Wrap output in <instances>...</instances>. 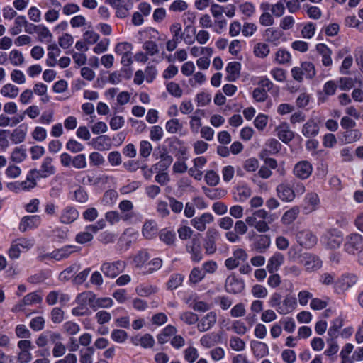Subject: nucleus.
Masks as SVG:
<instances>
[{
  "label": "nucleus",
  "mask_w": 363,
  "mask_h": 363,
  "mask_svg": "<svg viewBox=\"0 0 363 363\" xmlns=\"http://www.w3.org/2000/svg\"><path fill=\"white\" fill-rule=\"evenodd\" d=\"M343 247L349 255H358L363 250V236L357 233L347 235L344 240Z\"/></svg>",
  "instance_id": "1"
},
{
  "label": "nucleus",
  "mask_w": 363,
  "mask_h": 363,
  "mask_svg": "<svg viewBox=\"0 0 363 363\" xmlns=\"http://www.w3.org/2000/svg\"><path fill=\"white\" fill-rule=\"evenodd\" d=\"M210 12L214 18L213 31L220 34L227 27V20L224 18L225 7L218 4H211Z\"/></svg>",
  "instance_id": "2"
},
{
  "label": "nucleus",
  "mask_w": 363,
  "mask_h": 363,
  "mask_svg": "<svg viewBox=\"0 0 363 363\" xmlns=\"http://www.w3.org/2000/svg\"><path fill=\"white\" fill-rule=\"evenodd\" d=\"M34 245L33 240L21 238L13 240L9 249V257L12 259H18L23 250H28Z\"/></svg>",
  "instance_id": "3"
},
{
  "label": "nucleus",
  "mask_w": 363,
  "mask_h": 363,
  "mask_svg": "<svg viewBox=\"0 0 363 363\" xmlns=\"http://www.w3.org/2000/svg\"><path fill=\"white\" fill-rule=\"evenodd\" d=\"M291 75L294 80L301 82L303 76L312 79L315 75V69L313 63L304 62L300 67H295L291 69Z\"/></svg>",
  "instance_id": "4"
},
{
  "label": "nucleus",
  "mask_w": 363,
  "mask_h": 363,
  "mask_svg": "<svg viewBox=\"0 0 363 363\" xmlns=\"http://www.w3.org/2000/svg\"><path fill=\"white\" fill-rule=\"evenodd\" d=\"M125 262L118 260L113 262H104L101 264V271L109 278H115L125 268Z\"/></svg>",
  "instance_id": "5"
},
{
  "label": "nucleus",
  "mask_w": 363,
  "mask_h": 363,
  "mask_svg": "<svg viewBox=\"0 0 363 363\" xmlns=\"http://www.w3.org/2000/svg\"><path fill=\"white\" fill-rule=\"evenodd\" d=\"M301 264L305 267L306 272H315L322 267L323 262L316 255L310 253H303L301 259Z\"/></svg>",
  "instance_id": "6"
},
{
  "label": "nucleus",
  "mask_w": 363,
  "mask_h": 363,
  "mask_svg": "<svg viewBox=\"0 0 363 363\" xmlns=\"http://www.w3.org/2000/svg\"><path fill=\"white\" fill-rule=\"evenodd\" d=\"M313 172L312 164L306 160L297 162L293 169L294 175L301 180L308 179Z\"/></svg>",
  "instance_id": "7"
},
{
  "label": "nucleus",
  "mask_w": 363,
  "mask_h": 363,
  "mask_svg": "<svg viewBox=\"0 0 363 363\" xmlns=\"http://www.w3.org/2000/svg\"><path fill=\"white\" fill-rule=\"evenodd\" d=\"M219 235V232L216 228H208L204 239L203 247L208 255H212L216 252L217 247L216 240Z\"/></svg>",
  "instance_id": "8"
},
{
  "label": "nucleus",
  "mask_w": 363,
  "mask_h": 363,
  "mask_svg": "<svg viewBox=\"0 0 363 363\" xmlns=\"http://www.w3.org/2000/svg\"><path fill=\"white\" fill-rule=\"evenodd\" d=\"M296 240L301 246L305 248H311L317 242L315 235L308 230H303L298 232L296 234Z\"/></svg>",
  "instance_id": "9"
},
{
  "label": "nucleus",
  "mask_w": 363,
  "mask_h": 363,
  "mask_svg": "<svg viewBox=\"0 0 363 363\" xmlns=\"http://www.w3.org/2000/svg\"><path fill=\"white\" fill-rule=\"evenodd\" d=\"M357 281V277L355 274L343 275L335 283V290L338 293L343 292L354 286Z\"/></svg>",
  "instance_id": "10"
},
{
  "label": "nucleus",
  "mask_w": 363,
  "mask_h": 363,
  "mask_svg": "<svg viewBox=\"0 0 363 363\" xmlns=\"http://www.w3.org/2000/svg\"><path fill=\"white\" fill-rule=\"evenodd\" d=\"M214 218L210 213H204L200 216L195 217L190 221L191 225L197 230L203 232L206 229V225L213 223Z\"/></svg>",
  "instance_id": "11"
},
{
  "label": "nucleus",
  "mask_w": 363,
  "mask_h": 363,
  "mask_svg": "<svg viewBox=\"0 0 363 363\" xmlns=\"http://www.w3.org/2000/svg\"><path fill=\"white\" fill-rule=\"evenodd\" d=\"M41 223V218L38 215L26 216L21 220L19 230L21 232H26L38 228Z\"/></svg>",
  "instance_id": "12"
},
{
  "label": "nucleus",
  "mask_w": 363,
  "mask_h": 363,
  "mask_svg": "<svg viewBox=\"0 0 363 363\" xmlns=\"http://www.w3.org/2000/svg\"><path fill=\"white\" fill-rule=\"evenodd\" d=\"M186 251L191 254V258L195 262L201 261L203 258L201 242L198 238H193L186 245Z\"/></svg>",
  "instance_id": "13"
},
{
  "label": "nucleus",
  "mask_w": 363,
  "mask_h": 363,
  "mask_svg": "<svg viewBox=\"0 0 363 363\" xmlns=\"http://www.w3.org/2000/svg\"><path fill=\"white\" fill-rule=\"evenodd\" d=\"M277 136L284 143H288L294 138V132L290 129L289 125L286 122L281 123L276 128Z\"/></svg>",
  "instance_id": "14"
},
{
  "label": "nucleus",
  "mask_w": 363,
  "mask_h": 363,
  "mask_svg": "<svg viewBox=\"0 0 363 363\" xmlns=\"http://www.w3.org/2000/svg\"><path fill=\"white\" fill-rule=\"evenodd\" d=\"M225 289L228 293L239 294L245 289V284L242 280L231 275L228 277L225 280Z\"/></svg>",
  "instance_id": "15"
},
{
  "label": "nucleus",
  "mask_w": 363,
  "mask_h": 363,
  "mask_svg": "<svg viewBox=\"0 0 363 363\" xmlns=\"http://www.w3.org/2000/svg\"><path fill=\"white\" fill-rule=\"evenodd\" d=\"M277 195L283 201L291 202L295 199V191L287 183H281L277 186Z\"/></svg>",
  "instance_id": "16"
},
{
  "label": "nucleus",
  "mask_w": 363,
  "mask_h": 363,
  "mask_svg": "<svg viewBox=\"0 0 363 363\" xmlns=\"http://www.w3.org/2000/svg\"><path fill=\"white\" fill-rule=\"evenodd\" d=\"M323 242L328 248L337 249L342 242V238L338 232H328L323 236Z\"/></svg>",
  "instance_id": "17"
},
{
  "label": "nucleus",
  "mask_w": 363,
  "mask_h": 363,
  "mask_svg": "<svg viewBox=\"0 0 363 363\" xmlns=\"http://www.w3.org/2000/svg\"><path fill=\"white\" fill-rule=\"evenodd\" d=\"M217 315L215 312L211 311L203 316L197 324V329L200 332L210 330L216 323Z\"/></svg>",
  "instance_id": "18"
},
{
  "label": "nucleus",
  "mask_w": 363,
  "mask_h": 363,
  "mask_svg": "<svg viewBox=\"0 0 363 363\" xmlns=\"http://www.w3.org/2000/svg\"><path fill=\"white\" fill-rule=\"evenodd\" d=\"M296 306V298L291 296H286L281 301L280 307L277 308V311L281 315H286L291 313Z\"/></svg>",
  "instance_id": "19"
},
{
  "label": "nucleus",
  "mask_w": 363,
  "mask_h": 363,
  "mask_svg": "<svg viewBox=\"0 0 363 363\" xmlns=\"http://www.w3.org/2000/svg\"><path fill=\"white\" fill-rule=\"evenodd\" d=\"M38 174L37 169H35L28 172L26 180L20 182L22 191H29L36 186V180L38 179Z\"/></svg>",
  "instance_id": "20"
},
{
  "label": "nucleus",
  "mask_w": 363,
  "mask_h": 363,
  "mask_svg": "<svg viewBox=\"0 0 363 363\" xmlns=\"http://www.w3.org/2000/svg\"><path fill=\"white\" fill-rule=\"evenodd\" d=\"M316 50L321 56V62L325 67H330L333 64L331 57L332 50L323 43H319L316 45Z\"/></svg>",
  "instance_id": "21"
},
{
  "label": "nucleus",
  "mask_w": 363,
  "mask_h": 363,
  "mask_svg": "<svg viewBox=\"0 0 363 363\" xmlns=\"http://www.w3.org/2000/svg\"><path fill=\"white\" fill-rule=\"evenodd\" d=\"M79 217L77 210L72 206L65 208L60 214V220L64 224H70L76 220Z\"/></svg>",
  "instance_id": "22"
},
{
  "label": "nucleus",
  "mask_w": 363,
  "mask_h": 363,
  "mask_svg": "<svg viewBox=\"0 0 363 363\" xmlns=\"http://www.w3.org/2000/svg\"><path fill=\"white\" fill-rule=\"evenodd\" d=\"M283 35V32L276 27H269L267 28L263 34L265 40L274 45L279 44L280 39Z\"/></svg>",
  "instance_id": "23"
},
{
  "label": "nucleus",
  "mask_w": 363,
  "mask_h": 363,
  "mask_svg": "<svg viewBox=\"0 0 363 363\" xmlns=\"http://www.w3.org/2000/svg\"><path fill=\"white\" fill-rule=\"evenodd\" d=\"M269 2H262L260 4V9L262 13L259 18V23L263 26H271L274 23V18L268 11Z\"/></svg>",
  "instance_id": "24"
},
{
  "label": "nucleus",
  "mask_w": 363,
  "mask_h": 363,
  "mask_svg": "<svg viewBox=\"0 0 363 363\" xmlns=\"http://www.w3.org/2000/svg\"><path fill=\"white\" fill-rule=\"evenodd\" d=\"M304 208L308 212H312L315 211L319 204L320 199L317 193L315 192H308L304 198Z\"/></svg>",
  "instance_id": "25"
},
{
  "label": "nucleus",
  "mask_w": 363,
  "mask_h": 363,
  "mask_svg": "<svg viewBox=\"0 0 363 363\" xmlns=\"http://www.w3.org/2000/svg\"><path fill=\"white\" fill-rule=\"evenodd\" d=\"M55 169L52 164V159L50 157L44 158L40 169L37 170L38 177L45 178L55 173Z\"/></svg>",
  "instance_id": "26"
},
{
  "label": "nucleus",
  "mask_w": 363,
  "mask_h": 363,
  "mask_svg": "<svg viewBox=\"0 0 363 363\" xmlns=\"http://www.w3.org/2000/svg\"><path fill=\"white\" fill-rule=\"evenodd\" d=\"M284 262V256L280 252H276L269 259L267 269L269 273H274L278 271Z\"/></svg>",
  "instance_id": "27"
},
{
  "label": "nucleus",
  "mask_w": 363,
  "mask_h": 363,
  "mask_svg": "<svg viewBox=\"0 0 363 363\" xmlns=\"http://www.w3.org/2000/svg\"><path fill=\"white\" fill-rule=\"evenodd\" d=\"M158 227L154 220H147L143 226L142 234L147 239H152L157 233Z\"/></svg>",
  "instance_id": "28"
},
{
  "label": "nucleus",
  "mask_w": 363,
  "mask_h": 363,
  "mask_svg": "<svg viewBox=\"0 0 363 363\" xmlns=\"http://www.w3.org/2000/svg\"><path fill=\"white\" fill-rule=\"evenodd\" d=\"M241 69V65L238 62H229L226 67L228 75L226 80L228 82H235L239 77Z\"/></svg>",
  "instance_id": "29"
},
{
  "label": "nucleus",
  "mask_w": 363,
  "mask_h": 363,
  "mask_svg": "<svg viewBox=\"0 0 363 363\" xmlns=\"http://www.w3.org/2000/svg\"><path fill=\"white\" fill-rule=\"evenodd\" d=\"M69 300V296L60 291H52L50 292L46 297V301L49 305H54L58 301L60 303H65Z\"/></svg>",
  "instance_id": "30"
},
{
  "label": "nucleus",
  "mask_w": 363,
  "mask_h": 363,
  "mask_svg": "<svg viewBox=\"0 0 363 363\" xmlns=\"http://www.w3.org/2000/svg\"><path fill=\"white\" fill-rule=\"evenodd\" d=\"M96 295L91 291H85L79 294L77 297V302L79 305L87 307L89 306L91 308L94 307Z\"/></svg>",
  "instance_id": "31"
},
{
  "label": "nucleus",
  "mask_w": 363,
  "mask_h": 363,
  "mask_svg": "<svg viewBox=\"0 0 363 363\" xmlns=\"http://www.w3.org/2000/svg\"><path fill=\"white\" fill-rule=\"evenodd\" d=\"M57 334V332L46 330L38 336L35 343L39 347H44L48 344L49 342L52 343V341H55V337Z\"/></svg>",
  "instance_id": "32"
},
{
  "label": "nucleus",
  "mask_w": 363,
  "mask_h": 363,
  "mask_svg": "<svg viewBox=\"0 0 363 363\" xmlns=\"http://www.w3.org/2000/svg\"><path fill=\"white\" fill-rule=\"evenodd\" d=\"M38 40L40 43H51L52 41V34L50 30L44 25H38L36 30Z\"/></svg>",
  "instance_id": "33"
},
{
  "label": "nucleus",
  "mask_w": 363,
  "mask_h": 363,
  "mask_svg": "<svg viewBox=\"0 0 363 363\" xmlns=\"http://www.w3.org/2000/svg\"><path fill=\"white\" fill-rule=\"evenodd\" d=\"M62 337L60 333H57L55 337V341H52V344L54 345L52 349V355L55 357H60L63 356L66 352V347L61 342Z\"/></svg>",
  "instance_id": "34"
},
{
  "label": "nucleus",
  "mask_w": 363,
  "mask_h": 363,
  "mask_svg": "<svg viewBox=\"0 0 363 363\" xmlns=\"http://www.w3.org/2000/svg\"><path fill=\"white\" fill-rule=\"evenodd\" d=\"M319 127L318 124L313 120L308 121L302 128V133L306 138L314 137L318 135Z\"/></svg>",
  "instance_id": "35"
},
{
  "label": "nucleus",
  "mask_w": 363,
  "mask_h": 363,
  "mask_svg": "<svg viewBox=\"0 0 363 363\" xmlns=\"http://www.w3.org/2000/svg\"><path fill=\"white\" fill-rule=\"evenodd\" d=\"M27 133V127L25 125H21L14 129L11 135V140L18 144L24 141Z\"/></svg>",
  "instance_id": "36"
},
{
  "label": "nucleus",
  "mask_w": 363,
  "mask_h": 363,
  "mask_svg": "<svg viewBox=\"0 0 363 363\" xmlns=\"http://www.w3.org/2000/svg\"><path fill=\"white\" fill-rule=\"evenodd\" d=\"M203 116L204 111L203 110L198 109L195 111L194 115L191 116L189 125L191 130L193 133H198L200 128H201V116Z\"/></svg>",
  "instance_id": "37"
},
{
  "label": "nucleus",
  "mask_w": 363,
  "mask_h": 363,
  "mask_svg": "<svg viewBox=\"0 0 363 363\" xmlns=\"http://www.w3.org/2000/svg\"><path fill=\"white\" fill-rule=\"evenodd\" d=\"M33 93L37 96H41L40 101L43 104H46L50 101L49 96L47 95L48 86L42 82H38L34 84Z\"/></svg>",
  "instance_id": "38"
},
{
  "label": "nucleus",
  "mask_w": 363,
  "mask_h": 363,
  "mask_svg": "<svg viewBox=\"0 0 363 363\" xmlns=\"http://www.w3.org/2000/svg\"><path fill=\"white\" fill-rule=\"evenodd\" d=\"M76 247L72 245H66L60 249L55 250L52 252V257L55 260H62L67 258L74 250Z\"/></svg>",
  "instance_id": "39"
},
{
  "label": "nucleus",
  "mask_w": 363,
  "mask_h": 363,
  "mask_svg": "<svg viewBox=\"0 0 363 363\" xmlns=\"http://www.w3.org/2000/svg\"><path fill=\"white\" fill-rule=\"evenodd\" d=\"M18 93L19 89L16 86L10 83L4 85L0 90V94L3 96L9 99L16 98L18 96Z\"/></svg>",
  "instance_id": "40"
},
{
  "label": "nucleus",
  "mask_w": 363,
  "mask_h": 363,
  "mask_svg": "<svg viewBox=\"0 0 363 363\" xmlns=\"http://www.w3.org/2000/svg\"><path fill=\"white\" fill-rule=\"evenodd\" d=\"M252 349L255 356L263 357L269 354V348L266 343L262 342H255L252 343Z\"/></svg>",
  "instance_id": "41"
},
{
  "label": "nucleus",
  "mask_w": 363,
  "mask_h": 363,
  "mask_svg": "<svg viewBox=\"0 0 363 363\" xmlns=\"http://www.w3.org/2000/svg\"><path fill=\"white\" fill-rule=\"evenodd\" d=\"M271 243L270 238L266 235L259 236V238L255 243V247L258 252H264L269 247Z\"/></svg>",
  "instance_id": "42"
},
{
  "label": "nucleus",
  "mask_w": 363,
  "mask_h": 363,
  "mask_svg": "<svg viewBox=\"0 0 363 363\" xmlns=\"http://www.w3.org/2000/svg\"><path fill=\"white\" fill-rule=\"evenodd\" d=\"M299 213V208L297 206H294L287 211H286L281 218V221L284 225H289L294 222Z\"/></svg>",
  "instance_id": "43"
},
{
  "label": "nucleus",
  "mask_w": 363,
  "mask_h": 363,
  "mask_svg": "<svg viewBox=\"0 0 363 363\" xmlns=\"http://www.w3.org/2000/svg\"><path fill=\"white\" fill-rule=\"evenodd\" d=\"M149 258L148 252L145 250H141L134 256L133 262L136 268L141 269Z\"/></svg>",
  "instance_id": "44"
},
{
  "label": "nucleus",
  "mask_w": 363,
  "mask_h": 363,
  "mask_svg": "<svg viewBox=\"0 0 363 363\" xmlns=\"http://www.w3.org/2000/svg\"><path fill=\"white\" fill-rule=\"evenodd\" d=\"M26 25V18L24 16H18L15 18L14 26L9 30L12 35H16L22 31V27Z\"/></svg>",
  "instance_id": "45"
},
{
  "label": "nucleus",
  "mask_w": 363,
  "mask_h": 363,
  "mask_svg": "<svg viewBox=\"0 0 363 363\" xmlns=\"http://www.w3.org/2000/svg\"><path fill=\"white\" fill-rule=\"evenodd\" d=\"M218 334L215 333H211L203 335L201 340V345L205 347L209 348L216 345L218 340Z\"/></svg>",
  "instance_id": "46"
},
{
  "label": "nucleus",
  "mask_w": 363,
  "mask_h": 363,
  "mask_svg": "<svg viewBox=\"0 0 363 363\" xmlns=\"http://www.w3.org/2000/svg\"><path fill=\"white\" fill-rule=\"evenodd\" d=\"M159 237L160 240L167 245H173L176 240L175 233L166 229H163L160 232Z\"/></svg>",
  "instance_id": "47"
},
{
  "label": "nucleus",
  "mask_w": 363,
  "mask_h": 363,
  "mask_svg": "<svg viewBox=\"0 0 363 363\" xmlns=\"http://www.w3.org/2000/svg\"><path fill=\"white\" fill-rule=\"evenodd\" d=\"M9 59L13 66H21L24 63L23 53L18 50H12L9 55Z\"/></svg>",
  "instance_id": "48"
},
{
  "label": "nucleus",
  "mask_w": 363,
  "mask_h": 363,
  "mask_svg": "<svg viewBox=\"0 0 363 363\" xmlns=\"http://www.w3.org/2000/svg\"><path fill=\"white\" fill-rule=\"evenodd\" d=\"M352 350L353 345L350 343H347L344 346L340 354L342 359L341 363H353L354 359H352V356L350 357Z\"/></svg>",
  "instance_id": "49"
},
{
  "label": "nucleus",
  "mask_w": 363,
  "mask_h": 363,
  "mask_svg": "<svg viewBox=\"0 0 363 363\" xmlns=\"http://www.w3.org/2000/svg\"><path fill=\"white\" fill-rule=\"evenodd\" d=\"M238 9L240 12L247 18L252 16L256 11L255 6L247 1L240 4Z\"/></svg>",
  "instance_id": "50"
},
{
  "label": "nucleus",
  "mask_w": 363,
  "mask_h": 363,
  "mask_svg": "<svg viewBox=\"0 0 363 363\" xmlns=\"http://www.w3.org/2000/svg\"><path fill=\"white\" fill-rule=\"evenodd\" d=\"M143 49L148 56H154L159 53L157 44L153 40H147L143 44Z\"/></svg>",
  "instance_id": "51"
},
{
  "label": "nucleus",
  "mask_w": 363,
  "mask_h": 363,
  "mask_svg": "<svg viewBox=\"0 0 363 363\" xmlns=\"http://www.w3.org/2000/svg\"><path fill=\"white\" fill-rule=\"evenodd\" d=\"M268 11H271L273 16L281 17L285 12V6L281 1H277L274 4L269 3Z\"/></svg>",
  "instance_id": "52"
},
{
  "label": "nucleus",
  "mask_w": 363,
  "mask_h": 363,
  "mask_svg": "<svg viewBox=\"0 0 363 363\" xmlns=\"http://www.w3.org/2000/svg\"><path fill=\"white\" fill-rule=\"evenodd\" d=\"M203 191L206 196L212 200L219 199L226 194V191L221 189H208L204 187Z\"/></svg>",
  "instance_id": "53"
},
{
  "label": "nucleus",
  "mask_w": 363,
  "mask_h": 363,
  "mask_svg": "<svg viewBox=\"0 0 363 363\" xmlns=\"http://www.w3.org/2000/svg\"><path fill=\"white\" fill-rule=\"evenodd\" d=\"M231 329L239 335H243L249 330V328L241 320H234L232 323Z\"/></svg>",
  "instance_id": "54"
},
{
  "label": "nucleus",
  "mask_w": 363,
  "mask_h": 363,
  "mask_svg": "<svg viewBox=\"0 0 363 363\" xmlns=\"http://www.w3.org/2000/svg\"><path fill=\"white\" fill-rule=\"evenodd\" d=\"M255 55L260 58L267 57L269 53V45L264 43H258L254 47Z\"/></svg>",
  "instance_id": "55"
},
{
  "label": "nucleus",
  "mask_w": 363,
  "mask_h": 363,
  "mask_svg": "<svg viewBox=\"0 0 363 363\" xmlns=\"http://www.w3.org/2000/svg\"><path fill=\"white\" fill-rule=\"evenodd\" d=\"M254 216H255L257 218L262 219V220H267L268 223H273L278 218L275 213H269L264 209L255 211L254 212Z\"/></svg>",
  "instance_id": "56"
},
{
  "label": "nucleus",
  "mask_w": 363,
  "mask_h": 363,
  "mask_svg": "<svg viewBox=\"0 0 363 363\" xmlns=\"http://www.w3.org/2000/svg\"><path fill=\"white\" fill-rule=\"evenodd\" d=\"M229 345L232 350L237 352L243 351L246 346L245 341L237 336L230 337Z\"/></svg>",
  "instance_id": "57"
},
{
  "label": "nucleus",
  "mask_w": 363,
  "mask_h": 363,
  "mask_svg": "<svg viewBox=\"0 0 363 363\" xmlns=\"http://www.w3.org/2000/svg\"><path fill=\"white\" fill-rule=\"evenodd\" d=\"M180 320L187 325H193L198 322L199 316L191 311H185L180 314Z\"/></svg>",
  "instance_id": "58"
},
{
  "label": "nucleus",
  "mask_w": 363,
  "mask_h": 363,
  "mask_svg": "<svg viewBox=\"0 0 363 363\" xmlns=\"http://www.w3.org/2000/svg\"><path fill=\"white\" fill-rule=\"evenodd\" d=\"M190 53L193 57H198L200 55H207L211 56L213 54V49L207 47H199V46H193L190 49Z\"/></svg>",
  "instance_id": "59"
},
{
  "label": "nucleus",
  "mask_w": 363,
  "mask_h": 363,
  "mask_svg": "<svg viewBox=\"0 0 363 363\" xmlns=\"http://www.w3.org/2000/svg\"><path fill=\"white\" fill-rule=\"evenodd\" d=\"M291 57V54L284 49H279L275 54V61L279 64L289 62Z\"/></svg>",
  "instance_id": "60"
},
{
  "label": "nucleus",
  "mask_w": 363,
  "mask_h": 363,
  "mask_svg": "<svg viewBox=\"0 0 363 363\" xmlns=\"http://www.w3.org/2000/svg\"><path fill=\"white\" fill-rule=\"evenodd\" d=\"M184 280V276L180 274H174L170 277L167 285L169 289L173 290L179 286Z\"/></svg>",
  "instance_id": "61"
},
{
  "label": "nucleus",
  "mask_w": 363,
  "mask_h": 363,
  "mask_svg": "<svg viewBox=\"0 0 363 363\" xmlns=\"http://www.w3.org/2000/svg\"><path fill=\"white\" fill-rule=\"evenodd\" d=\"M136 293L140 296H148L157 292V289L152 285H140L135 289Z\"/></svg>",
  "instance_id": "62"
},
{
  "label": "nucleus",
  "mask_w": 363,
  "mask_h": 363,
  "mask_svg": "<svg viewBox=\"0 0 363 363\" xmlns=\"http://www.w3.org/2000/svg\"><path fill=\"white\" fill-rule=\"evenodd\" d=\"M165 128L167 132L174 134L182 130L183 126L178 119H171L167 122Z\"/></svg>",
  "instance_id": "63"
},
{
  "label": "nucleus",
  "mask_w": 363,
  "mask_h": 363,
  "mask_svg": "<svg viewBox=\"0 0 363 363\" xmlns=\"http://www.w3.org/2000/svg\"><path fill=\"white\" fill-rule=\"evenodd\" d=\"M184 359L189 363H192L199 357L197 350L193 346H189L184 351Z\"/></svg>",
  "instance_id": "64"
}]
</instances>
